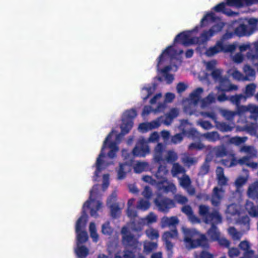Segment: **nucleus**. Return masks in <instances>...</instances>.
Wrapping results in <instances>:
<instances>
[{
  "label": "nucleus",
  "mask_w": 258,
  "mask_h": 258,
  "mask_svg": "<svg viewBox=\"0 0 258 258\" xmlns=\"http://www.w3.org/2000/svg\"><path fill=\"white\" fill-rule=\"evenodd\" d=\"M224 25L225 23L211 12L208 13L202 18L199 26L176 36L174 44L165 49L157 59V71L164 77L167 83L170 84L173 82L174 76L169 73L176 72L178 65L182 61L181 54L183 51L177 49L175 43L180 42L184 46L204 44L220 32Z\"/></svg>",
  "instance_id": "obj_1"
},
{
  "label": "nucleus",
  "mask_w": 258,
  "mask_h": 258,
  "mask_svg": "<svg viewBox=\"0 0 258 258\" xmlns=\"http://www.w3.org/2000/svg\"><path fill=\"white\" fill-rule=\"evenodd\" d=\"M118 151H109L107 154H106L105 151H101L97 158L95 164L96 169L93 180L98 181V179L101 177L102 183L101 189H99V185H95L90 191L89 199L83 206L82 216L76 222V246L75 248V252L78 258H86L89 254V249L83 245V243L86 242L88 239V234L85 230L88 218L86 211L89 209L92 217H98L97 212L101 210L102 205L99 198L109 184V175L102 174V172L109 165L114 164L112 159L116 156Z\"/></svg>",
  "instance_id": "obj_2"
},
{
  "label": "nucleus",
  "mask_w": 258,
  "mask_h": 258,
  "mask_svg": "<svg viewBox=\"0 0 258 258\" xmlns=\"http://www.w3.org/2000/svg\"><path fill=\"white\" fill-rule=\"evenodd\" d=\"M157 216L153 213H150L145 218H137L136 220L132 221L130 225V228L123 227L121 230L122 242L127 246L137 247L138 242L136 238L131 233L130 229L135 231H141L146 224L156 222Z\"/></svg>",
  "instance_id": "obj_3"
},
{
  "label": "nucleus",
  "mask_w": 258,
  "mask_h": 258,
  "mask_svg": "<svg viewBox=\"0 0 258 258\" xmlns=\"http://www.w3.org/2000/svg\"><path fill=\"white\" fill-rule=\"evenodd\" d=\"M199 212L206 223L212 224L211 228L207 232V235L211 241H216L218 239L220 232L215 224L221 222V216L218 211L213 209L210 211L209 207L206 205H200L199 207Z\"/></svg>",
  "instance_id": "obj_4"
},
{
  "label": "nucleus",
  "mask_w": 258,
  "mask_h": 258,
  "mask_svg": "<svg viewBox=\"0 0 258 258\" xmlns=\"http://www.w3.org/2000/svg\"><path fill=\"white\" fill-rule=\"evenodd\" d=\"M179 114V110L176 108H173L170 111L165 115V116H160L157 119L151 121L143 122L139 124L138 130L142 132L146 133L150 130L155 129L159 127L163 122L166 125H169L172 122L173 119Z\"/></svg>",
  "instance_id": "obj_5"
},
{
  "label": "nucleus",
  "mask_w": 258,
  "mask_h": 258,
  "mask_svg": "<svg viewBox=\"0 0 258 258\" xmlns=\"http://www.w3.org/2000/svg\"><path fill=\"white\" fill-rule=\"evenodd\" d=\"M182 231L184 236V241L186 248L191 249L198 246L203 247L208 246V240L205 235H200L195 229L184 226L182 227Z\"/></svg>",
  "instance_id": "obj_6"
},
{
  "label": "nucleus",
  "mask_w": 258,
  "mask_h": 258,
  "mask_svg": "<svg viewBox=\"0 0 258 258\" xmlns=\"http://www.w3.org/2000/svg\"><path fill=\"white\" fill-rule=\"evenodd\" d=\"M258 23V19L250 18L240 22L234 29V34L240 37L249 36L255 31Z\"/></svg>",
  "instance_id": "obj_7"
},
{
  "label": "nucleus",
  "mask_w": 258,
  "mask_h": 258,
  "mask_svg": "<svg viewBox=\"0 0 258 258\" xmlns=\"http://www.w3.org/2000/svg\"><path fill=\"white\" fill-rule=\"evenodd\" d=\"M237 44L233 43L232 44H223L221 41H217L215 45L208 48L205 54L209 57L213 56L221 52H232L234 51Z\"/></svg>",
  "instance_id": "obj_8"
},
{
  "label": "nucleus",
  "mask_w": 258,
  "mask_h": 258,
  "mask_svg": "<svg viewBox=\"0 0 258 258\" xmlns=\"http://www.w3.org/2000/svg\"><path fill=\"white\" fill-rule=\"evenodd\" d=\"M122 156L126 161L123 163H119L118 168L116 169L117 179L119 180L124 179L131 171L133 163L132 156L127 150H122Z\"/></svg>",
  "instance_id": "obj_9"
},
{
  "label": "nucleus",
  "mask_w": 258,
  "mask_h": 258,
  "mask_svg": "<svg viewBox=\"0 0 258 258\" xmlns=\"http://www.w3.org/2000/svg\"><path fill=\"white\" fill-rule=\"evenodd\" d=\"M204 90L202 88H198L194 90L189 95L188 101L189 105L184 107V110L186 113L192 115L194 114L197 116L199 114L196 113V108L199 102L201 95L203 93Z\"/></svg>",
  "instance_id": "obj_10"
},
{
  "label": "nucleus",
  "mask_w": 258,
  "mask_h": 258,
  "mask_svg": "<svg viewBox=\"0 0 258 258\" xmlns=\"http://www.w3.org/2000/svg\"><path fill=\"white\" fill-rule=\"evenodd\" d=\"M142 179L144 181L155 186L158 189L163 190L166 193L170 192L175 194L176 192L177 189L175 185L168 180L165 182H157L156 180L149 175L143 176Z\"/></svg>",
  "instance_id": "obj_11"
},
{
  "label": "nucleus",
  "mask_w": 258,
  "mask_h": 258,
  "mask_svg": "<svg viewBox=\"0 0 258 258\" xmlns=\"http://www.w3.org/2000/svg\"><path fill=\"white\" fill-rule=\"evenodd\" d=\"M249 113L250 114L249 118L256 120L258 118V106L254 104H249L248 105H241L238 107V113L240 114V118L237 122L239 123H245L247 122L245 115Z\"/></svg>",
  "instance_id": "obj_12"
},
{
  "label": "nucleus",
  "mask_w": 258,
  "mask_h": 258,
  "mask_svg": "<svg viewBox=\"0 0 258 258\" xmlns=\"http://www.w3.org/2000/svg\"><path fill=\"white\" fill-rule=\"evenodd\" d=\"M162 99V94L158 93L155 95L150 101V103L153 105L157 104V107L155 109H153L150 106H146L144 107L142 116L145 117L148 115L151 112H154V113H157L159 112H162L165 109V105L164 103H160V100Z\"/></svg>",
  "instance_id": "obj_13"
},
{
  "label": "nucleus",
  "mask_w": 258,
  "mask_h": 258,
  "mask_svg": "<svg viewBox=\"0 0 258 258\" xmlns=\"http://www.w3.org/2000/svg\"><path fill=\"white\" fill-rule=\"evenodd\" d=\"M178 128L180 131L183 132L185 136L192 140L200 139L202 137V134H200L195 128L192 127V124L187 120L183 119L180 120V124Z\"/></svg>",
  "instance_id": "obj_14"
},
{
  "label": "nucleus",
  "mask_w": 258,
  "mask_h": 258,
  "mask_svg": "<svg viewBox=\"0 0 258 258\" xmlns=\"http://www.w3.org/2000/svg\"><path fill=\"white\" fill-rule=\"evenodd\" d=\"M121 248L116 243L108 245L107 250L110 256L114 254V258H134V255L131 251H121Z\"/></svg>",
  "instance_id": "obj_15"
},
{
  "label": "nucleus",
  "mask_w": 258,
  "mask_h": 258,
  "mask_svg": "<svg viewBox=\"0 0 258 258\" xmlns=\"http://www.w3.org/2000/svg\"><path fill=\"white\" fill-rule=\"evenodd\" d=\"M150 153L147 141L143 137H140L132 151L134 156L143 157Z\"/></svg>",
  "instance_id": "obj_16"
},
{
  "label": "nucleus",
  "mask_w": 258,
  "mask_h": 258,
  "mask_svg": "<svg viewBox=\"0 0 258 258\" xmlns=\"http://www.w3.org/2000/svg\"><path fill=\"white\" fill-rule=\"evenodd\" d=\"M155 204L158 207V210L164 213L168 212L170 209L175 206L173 200L168 198H161L160 197L155 199Z\"/></svg>",
  "instance_id": "obj_17"
},
{
  "label": "nucleus",
  "mask_w": 258,
  "mask_h": 258,
  "mask_svg": "<svg viewBox=\"0 0 258 258\" xmlns=\"http://www.w3.org/2000/svg\"><path fill=\"white\" fill-rule=\"evenodd\" d=\"M116 194L114 192L109 196L107 201V205L109 207L111 216L113 218L117 217L120 211L118 205L114 203L116 201Z\"/></svg>",
  "instance_id": "obj_18"
},
{
  "label": "nucleus",
  "mask_w": 258,
  "mask_h": 258,
  "mask_svg": "<svg viewBox=\"0 0 258 258\" xmlns=\"http://www.w3.org/2000/svg\"><path fill=\"white\" fill-rule=\"evenodd\" d=\"M178 178L179 185L185 189L189 195H194L195 194V189L191 185V180L187 175L183 174L182 177Z\"/></svg>",
  "instance_id": "obj_19"
},
{
  "label": "nucleus",
  "mask_w": 258,
  "mask_h": 258,
  "mask_svg": "<svg viewBox=\"0 0 258 258\" xmlns=\"http://www.w3.org/2000/svg\"><path fill=\"white\" fill-rule=\"evenodd\" d=\"M246 57L257 67L258 71V41L252 43V48L247 52Z\"/></svg>",
  "instance_id": "obj_20"
},
{
  "label": "nucleus",
  "mask_w": 258,
  "mask_h": 258,
  "mask_svg": "<svg viewBox=\"0 0 258 258\" xmlns=\"http://www.w3.org/2000/svg\"><path fill=\"white\" fill-rule=\"evenodd\" d=\"M177 237V231L174 229L170 231H167L164 233L163 239L165 242L166 246L168 250H171L173 246L171 240L176 239Z\"/></svg>",
  "instance_id": "obj_21"
},
{
  "label": "nucleus",
  "mask_w": 258,
  "mask_h": 258,
  "mask_svg": "<svg viewBox=\"0 0 258 258\" xmlns=\"http://www.w3.org/2000/svg\"><path fill=\"white\" fill-rule=\"evenodd\" d=\"M224 190L222 188L215 187L213 190L211 201L214 206H218L224 197Z\"/></svg>",
  "instance_id": "obj_22"
},
{
  "label": "nucleus",
  "mask_w": 258,
  "mask_h": 258,
  "mask_svg": "<svg viewBox=\"0 0 258 258\" xmlns=\"http://www.w3.org/2000/svg\"><path fill=\"white\" fill-rule=\"evenodd\" d=\"M219 84V86L217 87L219 91L229 92L232 90H236L238 89V87L236 85L231 84L229 80L226 78L221 80Z\"/></svg>",
  "instance_id": "obj_23"
},
{
  "label": "nucleus",
  "mask_w": 258,
  "mask_h": 258,
  "mask_svg": "<svg viewBox=\"0 0 258 258\" xmlns=\"http://www.w3.org/2000/svg\"><path fill=\"white\" fill-rule=\"evenodd\" d=\"M258 3V0H227L226 4L230 6L241 8Z\"/></svg>",
  "instance_id": "obj_24"
},
{
  "label": "nucleus",
  "mask_w": 258,
  "mask_h": 258,
  "mask_svg": "<svg viewBox=\"0 0 258 258\" xmlns=\"http://www.w3.org/2000/svg\"><path fill=\"white\" fill-rule=\"evenodd\" d=\"M245 125L243 127L239 126H236V131L237 132L246 131L248 134L252 136L256 135L257 130H258V123H248L247 122L245 123Z\"/></svg>",
  "instance_id": "obj_25"
},
{
  "label": "nucleus",
  "mask_w": 258,
  "mask_h": 258,
  "mask_svg": "<svg viewBox=\"0 0 258 258\" xmlns=\"http://www.w3.org/2000/svg\"><path fill=\"white\" fill-rule=\"evenodd\" d=\"M165 147L162 143H158L154 149V160L156 162L160 163L165 160L163 158V152Z\"/></svg>",
  "instance_id": "obj_26"
},
{
  "label": "nucleus",
  "mask_w": 258,
  "mask_h": 258,
  "mask_svg": "<svg viewBox=\"0 0 258 258\" xmlns=\"http://www.w3.org/2000/svg\"><path fill=\"white\" fill-rule=\"evenodd\" d=\"M156 86L155 84L146 85L141 90V96L144 100L147 99L155 92Z\"/></svg>",
  "instance_id": "obj_27"
},
{
  "label": "nucleus",
  "mask_w": 258,
  "mask_h": 258,
  "mask_svg": "<svg viewBox=\"0 0 258 258\" xmlns=\"http://www.w3.org/2000/svg\"><path fill=\"white\" fill-rule=\"evenodd\" d=\"M168 173V170L165 165H160L156 173V177L158 180V182H165L167 179L166 175Z\"/></svg>",
  "instance_id": "obj_28"
},
{
  "label": "nucleus",
  "mask_w": 258,
  "mask_h": 258,
  "mask_svg": "<svg viewBox=\"0 0 258 258\" xmlns=\"http://www.w3.org/2000/svg\"><path fill=\"white\" fill-rule=\"evenodd\" d=\"M179 220L175 216L168 218L164 217L161 219V227L165 228L166 227H175L178 224Z\"/></svg>",
  "instance_id": "obj_29"
},
{
  "label": "nucleus",
  "mask_w": 258,
  "mask_h": 258,
  "mask_svg": "<svg viewBox=\"0 0 258 258\" xmlns=\"http://www.w3.org/2000/svg\"><path fill=\"white\" fill-rule=\"evenodd\" d=\"M243 71L244 74V81H252L254 80L255 78V72L251 67L248 65H245L243 67Z\"/></svg>",
  "instance_id": "obj_30"
},
{
  "label": "nucleus",
  "mask_w": 258,
  "mask_h": 258,
  "mask_svg": "<svg viewBox=\"0 0 258 258\" xmlns=\"http://www.w3.org/2000/svg\"><path fill=\"white\" fill-rule=\"evenodd\" d=\"M219 112L226 120L229 121L232 120L236 115H238L239 118H240V114L238 113V110L234 111L226 109H220Z\"/></svg>",
  "instance_id": "obj_31"
},
{
  "label": "nucleus",
  "mask_w": 258,
  "mask_h": 258,
  "mask_svg": "<svg viewBox=\"0 0 258 258\" xmlns=\"http://www.w3.org/2000/svg\"><path fill=\"white\" fill-rule=\"evenodd\" d=\"M216 127L222 132L231 131L234 127V123H227L225 122L217 121L215 123Z\"/></svg>",
  "instance_id": "obj_32"
},
{
  "label": "nucleus",
  "mask_w": 258,
  "mask_h": 258,
  "mask_svg": "<svg viewBox=\"0 0 258 258\" xmlns=\"http://www.w3.org/2000/svg\"><path fill=\"white\" fill-rule=\"evenodd\" d=\"M246 100V97L243 94H238L234 96L229 97V101H230L232 104H234L236 106V110H238V108L241 107L240 105L241 101H245Z\"/></svg>",
  "instance_id": "obj_33"
},
{
  "label": "nucleus",
  "mask_w": 258,
  "mask_h": 258,
  "mask_svg": "<svg viewBox=\"0 0 258 258\" xmlns=\"http://www.w3.org/2000/svg\"><path fill=\"white\" fill-rule=\"evenodd\" d=\"M247 195L253 200H258V182H255L249 186Z\"/></svg>",
  "instance_id": "obj_34"
},
{
  "label": "nucleus",
  "mask_w": 258,
  "mask_h": 258,
  "mask_svg": "<svg viewBox=\"0 0 258 258\" xmlns=\"http://www.w3.org/2000/svg\"><path fill=\"white\" fill-rule=\"evenodd\" d=\"M245 209L250 216L258 217V205L254 206L253 203L247 201L245 204Z\"/></svg>",
  "instance_id": "obj_35"
},
{
  "label": "nucleus",
  "mask_w": 258,
  "mask_h": 258,
  "mask_svg": "<svg viewBox=\"0 0 258 258\" xmlns=\"http://www.w3.org/2000/svg\"><path fill=\"white\" fill-rule=\"evenodd\" d=\"M202 137L210 142H216L220 139L219 134L216 131H212L203 134Z\"/></svg>",
  "instance_id": "obj_36"
},
{
  "label": "nucleus",
  "mask_w": 258,
  "mask_h": 258,
  "mask_svg": "<svg viewBox=\"0 0 258 258\" xmlns=\"http://www.w3.org/2000/svg\"><path fill=\"white\" fill-rule=\"evenodd\" d=\"M213 10L216 12H222L224 14L229 16H237L238 13L232 11L231 10H228L225 8V4L221 3L213 8Z\"/></svg>",
  "instance_id": "obj_37"
},
{
  "label": "nucleus",
  "mask_w": 258,
  "mask_h": 258,
  "mask_svg": "<svg viewBox=\"0 0 258 258\" xmlns=\"http://www.w3.org/2000/svg\"><path fill=\"white\" fill-rule=\"evenodd\" d=\"M216 101V98L213 93H210L206 97L201 100V107L202 108H205L210 105L211 104L214 103Z\"/></svg>",
  "instance_id": "obj_38"
},
{
  "label": "nucleus",
  "mask_w": 258,
  "mask_h": 258,
  "mask_svg": "<svg viewBox=\"0 0 258 258\" xmlns=\"http://www.w3.org/2000/svg\"><path fill=\"white\" fill-rule=\"evenodd\" d=\"M240 151L246 153L247 154L246 156L249 157V158H252L257 156V151L252 146H244L240 148Z\"/></svg>",
  "instance_id": "obj_39"
},
{
  "label": "nucleus",
  "mask_w": 258,
  "mask_h": 258,
  "mask_svg": "<svg viewBox=\"0 0 258 258\" xmlns=\"http://www.w3.org/2000/svg\"><path fill=\"white\" fill-rule=\"evenodd\" d=\"M221 163L224 166L230 167L235 166L238 163V160L237 161L236 160L234 155L233 154H230L228 155L227 159L222 160Z\"/></svg>",
  "instance_id": "obj_40"
},
{
  "label": "nucleus",
  "mask_w": 258,
  "mask_h": 258,
  "mask_svg": "<svg viewBox=\"0 0 258 258\" xmlns=\"http://www.w3.org/2000/svg\"><path fill=\"white\" fill-rule=\"evenodd\" d=\"M185 170L184 168L179 163H175L173 164L171 169V173L173 177H176L178 174H185Z\"/></svg>",
  "instance_id": "obj_41"
},
{
  "label": "nucleus",
  "mask_w": 258,
  "mask_h": 258,
  "mask_svg": "<svg viewBox=\"0 0 258 258\" xmlns=\"http://www.w3.org/2000/svg\"><path fill=\"white\" fill-rule=\"evenodd\" d=\"M251 158H249L248 156H244L242 158L239 159L238 160V163L242 165L245 164L247 166H249L253 169H256L258 167L257 163L255 162H250V159Z\"/></svg>",
  "instance_id": "obj_42"
},
{
  "label": "nucleus",
  "mask_w": 258,
  "mask_h": 258,
  "mask_svg": "<svg viewBox=\"0 0 258 258\" xmlns=\"http://www.w3.org/2000/svg\"><path fill=\"white\" fill-rule=\"evenodd\" d=\"M149 167V164L146 162H137L134 167L136 173H140L146 170Z\"/></svg>",
  "instance_id": "obj_43"
},
{
  "label": "nucleus",
  "mask_w": 258,
  "mask_h": 258,
  "mask_svg": "<svg viewBox=\"0 0 258 258\" xmlns=\"http://www.w3.org/2000/svg\"><path fill=\"white\" fill-rule=\"evenodd\" d=\"M181 161L183 164L189 167L197 163L198 159L196 158L190 157L187 154H184L181 158Z\"/></svg>",
  "instance_id": "obj_44"
},
{
  "label": "nucleus",
  "mask_w": 258,
  "mask_h": 258,
  "mask_svg": "<svg viewBox=\"0 0 258 258\" xmlns=\"http://www.w3.org/2000/svg\"><path fill=\"white\" fill-rule=\"evenodd\" d=\"M228 73L235 80L244 81V75L235 68L229 70Z\"/></svg>",
  "instance_id": "obj_45"
},
{
  "label": "nucleus",
  "mask_w": 258,
  "mask_h": 258,
  "mask_svg": "<svg viewBox=\"0 0 258 258\" xmlns=\"http://www.w3.org/2000/svg\"><path fill=\"white\" fill-rule=\"evenodd\" d=\"M256 87V85L253 83L248 84L246 86L244 91L245 95H244L246 97V99L253 95L255 91Z\"/></svg>",
  "instance_id": "obj_46"
},
{
  "label": "nucleus",
  "mask_w": 258,
  "mask_h": 258,
  "mask_svg": "<svg viewBox=\"0 0 258 258\" xmlns=\"http://www.w3.org/2000/svg\"><path fill=\"white\" fill-rule=\"evenodd\" d=\"M90 236L94 242H96L98 240V235L96 232V225L94 222H91L89 225Z\"/></svg>",
  "instance_id": "obj_47"
},
{
  "label": "nucleus",
  "mask_w": 258,
  "mask_h": 258,
  "mask_svg": "<svg viewBox=\"0 0 258 258\" xmlns=\"http://www.w3.org/2000/svg\"><path fill=\"white\" fill-rule=\"evenodd\" d=\"M228 231L232 238L234 240H239L243 235L242 233L237 231L234 227H230L228 229Z\"/></svg>",
  "instance_id": "obj_48"
},
{
  "label": "nucleus",
  "mask_w": 258,
  "mask_h": 258,
  "mask_svg": "<svg viewBox=\"0 0 258 258\" xmlns=\"http://www.w3.org/2000/svg\"><path fill=\"white\" fill-rule=\"evenodd\" d=\"M247 140V138L246 137H234L230 138L229 140V143L230 144H234L236 146H238L242 143H244Z\"/></svg>",
  "instance_id": "obj_49"
},
{
  "label": "nucleus",
  "mask_w": 258,
  "mask_h": 258,
  "mask_svg": "<svg viewBox=\"0 0 258 258\" xmlns=\"http://www.w3.org/2000/svg\"><path fill=\"white\" fill-rule=\"evenodd\" d=\"M178 159L177 153L173 151L169 150L167 152V155L164 159L167 162L172 163L176 161Z\"/></svg>",
  "instance_id": "obj_50"
},
{
  "label": "nucleus",
  "mask_w": 258,
  "mask_h": 258,
  "mask_svg": "<svg viewBox=\"0 0 258 258\" xmlns=\"http://www.w3.org/2000/svg\"><path fill=\"white\" fill-rule=\"evenodd\" d=\"M223 71L220 69H216L211 73V76L213 79L217 82H219L221 80L223 79L224 77H222Z\"/></svg>",
  "instance_id": "obj_51"
},
{
  "label": "nucleus",
  "mask_w": 258,
  "mask_h": 258,
  "mask_svg": "<svg viewBox=\"0 0 258 258\" xmlns=\"http://www.w3.org/2000/svg\"><path fill=\"white\" fill-rule=\"evenodd\" d=\"M147 236L151 239H156L159 237V232L157 229L150 228L146 231Z\"/></svg>",
  "instance_id": "obj_52"
},
{
  "label": "nucleus",
  "mask_w": 258,
  "mask_h": 258,
  "mask_svg": "<svg viewBox=\"0 0 258 258\" xmlns=\"http://www.w3.org/2000/svg\"><path fill=\"white\" fill-rule=\"evenodd\" d=\"M150 206V204L148 200L141 199L139 201L137 208L142 211H146L149 208Z\"/></svg>",
  "instance_id": "obj_53"
},
{
  "label": "nucleus",
  "mask_w": 258,
  "mask_h": 258,
  "mask_svg": "<svg viewBox=\"0 0 258 258\" xmlns=\"http://www.w3.org/2000/svg\"><path fill=\"white\" fill-rule=\"evenodd\" d=\"M213 152L217 157H221L226 155V150L224 146H219L214 148Z\"/></svg>",
  "instance_id": "obj_54"
},
{
  "label": "nucleus",
  "mask_w": 258,
  "mask_h": 258,
  "mask_svg": "<svg viewBox=\"0 0 258 258\" xmlns=\"http://www.w3.org/2000/svg\"><path fill=\"white\" fill-rule=\"evenodd\" d=\"M196 113L199 114V116L200 115H201L203 116L208 117L211 119H212L215 123H216L217 121V115L214 111H210V112H197L196 111Z\"/></svg>",
  "instance_id": "obj_55"
},
{
  "label": "nucleus",
  "mask_w": 258,
  "mask_h": 258,
  "mask_svg": "<svg viewBox=\"0 0 258 258\" xmlns=\"http://www.w3.org/2000/svg\"><path fill=\"white\" fill-rule=\"evenodd\" d=\"M210 159H208V158L207 157L205 160V163L201 166L200 171L199 173V175H204L206 174L209 170V162H210Z\"/></svg>",
  "instance_id": "obj_56"
},
{
  "label": "nucleus",
  "mask_w": 258,
  "mask_h": 258,
  "mask_svg": "<svg viewBox=\"0 0 258 258\" xmlns=\"http://www.w3.org/2000/svg\"><path fill=\"white\" fill-rule=\"evenodd\" d=\"M203 63L207 71H209L212 73L216 69V66L217 64V61L215 60H212L209 61H204Z\"/></svg>",
  "instance_id": "obj_57"
},
{
  "label": "nucleus",
  "mask_w": 258,
  "mask_h": 258,
  "mask_svg": "<svg viewBox=\"0 0 258 258\" xmlns=\"http://www.w3.org/2000/svg\"><path fill=\"white\" fill-rule=\"evenodd\" d=\"M157 244L154 242H145L144 243V251L146 252H150L153 250L156 249Z\"/></svg>",
  "instance_id": "obj_58"
},
{
  "label": "nucleus",
  "mask_w": 258,
  "mask_h": 258,
  "mask_svg": "<svg viewBox=\"0 0 258 258\" xmlns=\"http://www.w3.org/2000/svg\"><path fill=\"white\" fill-rule=\"evenodd\" d=\"M239 207L236 204H231L227 207L226 213L232 215H235L238 214Z\"/></svg>",
  "instance_id": "obj_59"
},
{
  "label": "nucleus",
  "mask_w": 258,
  "mask_h": 258,
  "mask_svg": "<svg viewBox=\"0 0 258 258\" xmlns=\"http://www.w3.org/2000/svg\"><path fill=\"white\" fill-rule=\"evenodd\" d=\"M205 148V146L201 142L192 143L188 146V149L189 150H201Z\"/></svg>",
  "instance_id": "obj_60"
},
{
  "label": "nucleus",
  "mask_w": 258,
  "mask_h": 258,
  "mask_svg": "<svg viewBox=\"0 0 258 258\" xmlns=\"http://www.w3.org/2000/svg\"><path fill=\"white\" fill-rule=\"evenodd\" d=\"M184 136L182 132L181 133L176 134L171 137V141L174 144H179L182 142Z\"/></svg>",
  "instance_id": "obj_61"
},
{
  "label": "nucleus",
  "mask_w": 258,
  "mask_h": 258,
  "mask_svg": "<svg viewBox=\"0 0 258 258\" xmlns=\"http://www.w3.org/2000/svg\"><path fill=\"white\" fill-rule=\"evenodd\" d=\"M197 123L206 130H209L213 127V125L208 121L200 119L197 121Z\"/></svg>",
  "instance_id": "obj_62"
},
{
  "label": "nucleus",
  "mask_w": 258,
  "mask_h": 258,
  "mask_svg": "<svg viewBox=\"0 0 258 258\" xmlns=\"http://www.w3.org/2000/svg\"><path fill=\"white\" fill-rule=\"evenodd\" d=\"M232 60L236 63H240L244 60V55L241 52H237L231 55Z\"/></svg>",
  "instance_id": "obj_63"
},
{
  "label": "nucleus",
  "mask_w": 258,
  "mask_h": 258,
  "mask_svg": "<svg viewBox=\"0 0 258 258\" xmlns=\"http://www.w3.org/2000/svg\"><path fill=\"white\" fill-rule=\"evenodd\" d=\"M237 44V47H238L240 52H244L247 50H248V51H250L252 48V43L247 42L244 44H242L241 45H238L237 42H236Z\"/></svg>",
  "instance_id": "obj_64"
}]
</instances>
